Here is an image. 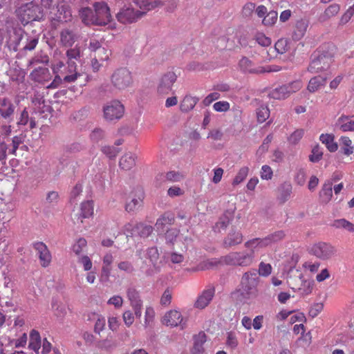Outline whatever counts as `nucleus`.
<instances>
[{
	"label": "nucleus",
	"instance_id": "obj_1",
	"mask_svg": "<svg viewBox=\"0 0 354 354\" xmlns=\"http://www.w3.org/2000/svg\"><path fill=\"white\" fill-rule=\"evenodd\" d=\"M17 12L23 25L30 21L40 20L44 16L41 8L32 2L21 6Z\"/></svg>",
	"mask_w": 354,
	"mask_h": 354
},
{
	"label": "nucleus",
	"instance_id": "obj_2",
	"mask_svg": "<svg viewBox=\"0 0 354 354\" xmlns=\"http://www.w3.org/2000/svg\"><path fill=\"white\" fill-rule=\"evenodd\" d=\"M254 259L252 254L246 252H231L221 257L222 264L233 266H250Z\"/></svg>",
	"mask_w": 354,
	"mask_h": 354
},
{
	"label": "nucleus",
	"instance_id": "obj_3",
	"mask_svg": "<svg viewBox=\"0 0 354 354\" xmlns=\"http://www.w3.org/2000/svg\"><path fill=\"white\" fill-rule=\"evenodd\" d=\"M259 280L256 270L245 272L241 281L242 294L248 298L256 296L258 292L257 286Z\"/></svg>",
	"mask_w": 354,
	"mask_h": 354
},
{
	"label": "nucleus",
	"instance_id": "obj_4",
	"mask_svg": "<svg viewBox=\"0 0 354 354\" xmlns=\"http://www.w3.org/2000/svg\"><path fill=\"white\" fill-rule=\"evenodd\" d=\"M238 67L239 69L244 73L253 74L277 72L281 70V68L278 66H257L251 59L246 57H243L239 60Z\"/></svg>",
	"mask_w": 354,
	"mask_h": 354
},
{
	"label": "nucleus",
	"instance_id": "obj_5",
	"mask_svg": "<svg viewBox=\"0 0 354 354\" xmlns=\"http://www.w3.org/2000/svg\"><path fill=\"white\" fill-rule=\"evenodd\" d=\"M111 81L115 88L124 90L132 85L133 77L131 73L128 69L122 68L114 71L111 75Z\"/></svg>",
	"mask_w": 354,
	"mask_h": 354
},
{
	"label": "nucleus",
	"instance_id": "obj_6",
	"mask_svg": "<svg viewBox=\"0 0 354 354\" xmlns=\"http://www.w3.org/2000/svg\"><path fill=\"white\" fill-rule=\"evenodd\" d=\"M310 252L321 260H328L335 255L337 250L330 243L319 242L311 247Z\"/></svg>",
	"mask_w": 354,
	"mask_h": 354
},
{
	"label": "nucleus",
	"instance_id": "obj_7",
	"mask_svg": "<svg viewBox=\"0 0 354 354\" xmlns=\"http://www.w3.org/2000/svg\"><path fill=\"white\" fill-rule=\"evenodd\" d=\"M93 8L95 26H105L111 21L110 9L105 2H95Z\"/></svg>",
	"mask_w": 354,
	"mask_h": 354
},
{
	"label": "nucleus",
	"instance_id": "obj_8",
	"mask_svg": "<svg viewBox=\"0 0 354 354\" xmlns=\"http://www.w3.org/2000/svg\"><path fill=\"white\" fill-rule=\"evenodd\" d=\"M144 16V12L135 10L131 7H124L117 14L116 17L120 23L127 24L136 22Z\"/></svg>",
	"mask_w": 354,
	"mask_h": 354
},
{
	"label": "nucleus",
	"instance_id": "obj_9",
	"mask_svg": "<svg viewBox=\"0 0 354 354\" xmlns=\"http://www.w3.org/2000/svg\"><path fill=\"white\" fill-rule=\"evenodd\" d=\"M104 115L105 119L112 121L120 119L124 113L123 104L118 100H113L104 107Z\"/></svg>",
	"mask_w": 354,
	"mask_h": 354
},
{
	"label": "nucleus",
	"instance_id": "obj_10",
	"mask_svg": "<svg viewBox=\"0 0 354 354\" xmlns=\"http://www.w3.org/2000/svg\"><path fill=\"white\" fill-rule=\"evenodd\" d=\"M94 204L93 201H84L80 204L77 212L74 214L73 221L75 224L84 223V220L89 218L93 216Z\"/></svg>",
	"mask_w": 354,
	"mask_h": 354
},
{
	"label": "nucleus",
	"instance_id": "obj_11",
	"mask_svg": "<svg viewBox=\"0 0 354 354\" xmlns=\"http://www.w3.org/2000/svg\"><path fill=\"white\" fill-rule=\"evenodd\" d=\"M162 324L170 327L180 326L181 329L186 327V319H185L180 312L171 310L165 313L162 318Z\"/></svg>",
	"mask_w": 354,
	"mask_h": 354
},
{
	"label": "nucleus",
	"instance_id": "obj_12",
	"mask_svg": "<svg viewBox=\"0 0 354 354\" xmlns=\"http://www.w3.org/2000/svg\"><path fill=\"white\" fill-rule=\"evenodd\" d=\"M177 80L174 71H168L163 74L159 80L157 92L160 95H167L172 89L173 84Z\"/></svg>",
	"mask_w": 354,
	"mask_h": 354
},
{
	"label": "nucleus",
	"instance_id": "obj_13",
	"mask_svg": "<svg viewBox=\"0 0 354 354\" xmlns=\"http://www.w3.org/2000/svg\"><path fill=\"white\" fill-rule=\"evenodd\" d=\"M331 58L324 55H313L308 71L311 73H318L326 70L330 64Z\"/></svg>",
	"mask_w": 354,
	"mask_h": 354
},
{
	"label": "nucleus",
	"instance_id": "obj_14",
	"mask_svg": "<svg viewBox=\"0 0 354 354\" xmlns=\"http://www.w3.org/2000/svg\"><path fill=\"white\" fill-rule=\"evenodd\" d=\"M127 295L136 317L140 319L142 316V301L138 291L134 288H129L127 289Z\"/></svg>",
	"mask_w": 354,
	"mask_h": 354
},
{
	"label": "nucleus",
	"instance_id": "obj_15",
	"mask_svg": "<svg viewBox=\"0 0 354 354\" xmlns=\"http://www.w3.org/2000/svg\"><path fill=\"white\" fill-rule=\"evenodd\" d=\"M243 241V235L241 230L232 227L223 241V246L225 248H231L240 245Z\"/></svg>",
	"mask_w": 354,
	"mask_h": 354
},
{
	"label": "nucleus",
	"instance_id": "obj_16",
	"mask_svg": "<svg viewBox=\"0 0 354 354\" xmlns=\"http://www.w3.org/2000/svg\"><path fill=\"white\" fill-rule=\"evenodd\" d=\"M53 20L61 23H66L72 20L71 10L67 2L61 1L57 4V12Z\"/></svg>",
	"mask_w": 354,
	"mask_h": 354
},
{
	"label": "nucleus",
	"instance_id": "obj_17",
	"mask_svg": "<svg viewBox=\"0 0 354 354\" xmlns=\"http://www.w3.org/2000/svg\"><path fill=\"white\" fill-rule=\"evenodd\" d=\"M215 294V288L213 286H209L205 289L202 293L198 295L196 301H195L194 306L196 308L203 309L207 307L210 301L212 300Z\"/></svg>",
	"mask_w": 354,
	"mask_h": 354
},
{
	"label": "nucleus",
	"instance_id": "obj_18",
	"mask_svg": "<svg viewBox=\"0 0 354 354\" xmlns=\"http://www.w3.org/2000/svg\"><path fill=\"white\" fill-rule=\"evenodd\" d=\"M34 248L37 252L41 266L48 267L51 262L52 257L47 246L42 242H37L34 244Z\"/></svg>",
	"mask_w": 354,
	"mask_h": 354
},
{
	"label": "nucleus",
	"instance_id": "obj_19",
	"mask_svg": "<svg viewBox=\"0 0 354 354\" xmlns=\"http://www.w3.org/2000/svg\"><path fill=\"white\" fill-rule=\"evenodd\" d=\"M132 194L131 201L125 205V209L129 212L136 210L142 205L145 196L142 188H137Z\"/></svg>",
	"mask_w": 354,
	"mask_h": 354
},
{
	"label": "nucleus",
	"instance_id": "obj_20",
	"mask_svg": "<svg viewBox=\"0 0 354 354\" xmlns=\"http://www.w3.org/2000/svg\"><path fill=\"white\" fill-rule=\"evenodd\" d=\"M335 127L342 132L354 131V116L342 115L336 120Z\"/></svg>",
	"mask_w": 354,
	"mask_h": 354
},
{
	"label": "nucleus",
	"instance_id": "obj_21",
	"mask_svg": "<svg viewBox=\"0 0 354 354\" xmlns=\"http://www.w3.org/2000/svg\"><path fill=\"white\" fill-rule=\"evenodd\" d=\"M235 207L232 209L226 210L216 223L214 230L215 232H220L222 230H225L234 217Z\"/></svg>",
	"mask_w": 354,
	"mask_h": 354
},
{
	"label": "nucleus",
	"instance_id": "obj_22",
	"mask_svg": "<svg viewBox=\"0 0 354 354\" xmlns=\"http://www.w3.org/2000/svg\"><path fill=\"white\" fill-rule=\"evenodd\" d=\"M15 110V106L10 100L7 97H0V117L3 119L11 118Z\"/></svg>",
	"mask_w": 354,
	"mask_h": 354
},
{
	"label": "nucleus",
	"instance_id": "obj_23",
	"mask_svg": "<svg viewBox=\"0 0 354 354\" xmlns=\"http://www.w3.org/2000/svg\"><path fill=\"white\" fill-rule=\"evenodd\" d=\"M133 2L140 9L139 11L145 12V15L147 12L163 6L160 0H133Z\"/></svg>",
	"mask_w": 354,
	"mask_h": 354
},
{
	"label": "nucleus",
	"instance_id": "obj_24",
	"mask_svg": "<svg viewBox=\"0 0 354 354\" xmlns=\"http://www.w3.org/2000/svg\"><path fill=\"white\" fill-rule=\"evenodd\" d=\"M244 246L250 250L249 254H252L254 256V252L260 249L268 246L267 241L265 237L263 238H254L247 241Z\"/></svg>",
	"mask_w": 354,
	"mask_h": 354
},
{
	"label": "nucleus",
	"instance_id": "obj_25",
	"mask_svg": "<svg viewBox=\"0 0 354 354\" xmlns=\"http://www.w3.org/2000/svg\"><path fill=\"white\" fill-rule=\"evenodd\" d=\"M31 79L39 83H44L50 79V74L48 68L39 67L33 70L30 75Z\"/></svg>",
	"mask_w": 354,
	"mask_h": 354
},
{
	"label": "nucleus",
	"instance_id": "obj_26",
	"mask_svg": "<svg viewBox=\"0 0 354 354\" xmlns=\"http://www.w3.org/2000/svg\"><path fill=\"white\" fill-rule=\"evenodd\" d=\"M29 336L28 348L38 354L41 346L40 334L37 330L32 329L30 330Z\"/></svg>",
	"mask_w": 354,
	"mask_h": 354
},
{
	"label": "nucleus",
	"instance_id": "obj_27",
	"mask_svg": "<svg viewBox=\"0 0 354 354\" xmlns=\"http://www.w3.org/2000/svg\"><path fill=\"white\" fill-rule=\"evenodd\" d=\"M76 35L73 30L65 28L60 32V42L66 47H71L76 41Z\"/></svg>",
	"mask_w": 354,
	"mask_h": 354
},
{
	"label": "nucleus",
	"instance_id": "obj_28",
	"mask_svg": "<svg viewBox=\"0 0 354 354\" xmlns=\"http://www.w3.org/2000/svg\"><path fill=\"white\" fill-rule=\"evenodd\" d=\"M136 156L132 153H127L122 156L119 161L120 169L129 171L136 165Z\"/></svg>",
	"mask_w": 354,
	"mask_h": 354
},
{
	"label": "nucleus",
	"instance_id": "obj_29",
	"mask_svg": "<svg viewBox=\"0 0 354 354\" xmlns=\"http://www.w3.org/2000/svg\"><path fill=\"white\" fill-rule=\"evenodd\" d=\"M79 15L82 21L86 25H95L94 11L88 7L82 8L80 10Z\"/></svg>",
	"mask_w": 354,
	"mask_h": 354
},
{
	"label": "nucleus",
	"instance_id": "obj_30",
	"mask_svg": "<svg viewBox=\"0 0 354 354\" xmlns=\"http://www.w3.org/2000/svg\"><path fill=\"white\" fill-rule=\"evenodd\" d=\"M206 342V335L205 333H200L194 338V342L192 348L191 349L192 354H201L204 351L203 345Z\"/></svg>",
	"mask_w": 354,
	"mask_h": 354
},
{
	"label": "nucleus",
	"instance_id": "obj_31",
	"mask_svg": "<svg viewBox=\"0 0 354 354\" xmlns=\"http://www.w3.org/2000/svg\"><path fill=\"white\" fill-rule=\"evenodd\" d=\"M308 27V24L304 20H299L296 23L293 32L292 39L295 41H299L303 38L306 34Z\"/></svg>",
	"mask_w": 354,
	"mask_h": 354
},
{
	"label": "nucleus",
	"instance_id": "obj_32",
	"mask_svg": "<svg viewBox=\"0 0 354 354\" xmlns=\"http://www.w3.org/2000/svg\"><path fill=\"white\" fill-rule=\"evenodd\" d=\"M198 100L199 99L196 97H193L189 95H185L180 104V109L181 111H190L194 108Z\"/></svg>",
	"mask_w": 354,
	"mask_h": 354
},
{
	"label": "nucleus",
	"instance_id": "obj_33",
	"mask_svg": "<svg viewBox=\"0 0 354 354\" xmlns=\"http://www.w3.org/2000/svg\"><path fill=\"white\" fill-rule=\"evenodd\" d=\"M320 141L325 145L326 148L330 152H335L338 149V145L336 142H335V137L332 134H324L322 133L319 136Z\"/></svg>",
	"mask_w": 354,
	"mask_h": 354
},
{
	"label": "nucleus",
	"instance_id": "obj_34",
	"mask_svg": "<svg viewBox=\"0 0 354 354\" xmlns=\"http://www.w3.org/2000/svg\"><path fill=\"white\" fill-rule=\"evenodd\" d=\"M174 216L171 213H165L158 218L156 223V227L158 230H164L167 225H172L174 223Z\"/></svg>",
	"mask_w": 354,
	"mask_h": 354
},
{
	"label": "nucleus",
	"instance_id": "obj_35",
	"mask_svg": "<svg viewBox=\"0 0 354 354\" xmlns=\"http://www.w3.org/2000/svg\"><path fill=\"white\" fill-rule=\"evenodd\" d=\"M326 78L322 76H315L311 78L308 82L307 89L310 93H314L318 91L321 87L324 86L326 84Z\"/></svg>",
	"mask_w": 354,
	"mask_h": 354
},
{
	"label": "nucleus",
	"instance_id": "obj_36",
	"mask_svg": "<svg viewBox=\"0 0 354 354\" xmlns=\"http://www.w3.org/2000/svg\"><path fill=\"white\" fill-rule=\"evenodd\" d=\"M341 150L345 156H350L354 153V147L352 145V140L348 136H341L339 138Z\"/></svg>",
	"mask_w": 354,
	"mask_h": 354
},
{
	"label": "nucleus",
	"instance_id": "obj_37",
	"mask_svg": "<svg viewBox=\"0 0 354 354\" xmlns=\"http://www.w3.org/2000/svg\"><path fill=\"white\" fill-rule=\"evenodd\" d=\"M68 74L64 76V82L66 83L74 82L81 74L77 72V64L75 62L68 63Z\"/></svg>",
	"mask_w": 354,
	"mask_h": 354
},
{
	"label": "nucleus",
	"instance_id": "obj_38",
	"mask_svg": "<svg viewBox=\"0 0 354 354\" xmlns=\"http://www.w3.org/2000/svg\"><path fill=\"white\" fill-rule=\"evenodd\" d=\"M333 196L332 183H326L324 184L321 191L319 192V198L322 203H328Z\"/></svg>",
	"mask_w": 354,
	"mask_h": 354
},
{
	"label": "nucleus",
	"instance_id": "obj_39",
	"mask_svg": "<svg viewBox=\"0 0 354 354\" xmlns=\"http://www.w3.org/2000/svg\"><path fill=\"white\" fill-rule=\"evenodd\" d=\"M340 10V6L337 3H333L328 6L321 15L322 21H326L336 16Z\"/></svg>",
	"mask_w": 354,
	"mask_h": 354
},
{
	"label": "nucleus",
	"instance_id": "obj_40",
	"mask_svg": "<svg viewBox=\"0 0 354 354\" xmlns=\"http://www.w3.org/2000/svg\"><path fill=\"white\" fill-rule=\"evenodd\" d=\"M313 288V281L309 280H301V283L299 286L292 287L293 290H297L302 296H306L312 292Z\"/></svg>",
	"mask_w": 354,
	"mask_h": 354
},
{
	"label": "nucleus",
	"instance_id": "obj_41",
	"mask_svg": "<svg viewBox=\"0 0 354 354\" xmlns=\"http://www.w3.org/2000/svg\"><path fill=\"white\" fill-rule=\"evenodd\" d=\"M270 97L275 100H284L288 97L290 95L286 85L281 86L273 89L270 93Z\"/></svg>",
	"mask_w": 354,
	"mask_h": 354
},
{
	"label": "nucleus",
	"instance_id": "obj_42",
	"mask_svg": "<svg viewBox=\"0 0 354 354\" xmlns=\"http://www.w3.org/2000/svg\"><path fill=\"white\" fill-rule=\"evenodd\" d=\"M249 171V167L246 166L240 168L232 180V185L236 186L243 182L247 178Z\"/></svg>",
	"mask_w": 354,
	"mask_h": 354
},
{
	"label": "nucleus",
	"instance_id": "obj_43",
	"mask_svg": "<svg viewBox=\"0 0 354 354\" xmlns=\"http://www.w3.org/2000/svg\"><path fill=\"white\" fill-rule=\"evenodd\" d=\"M285 236L286 234L283 231L279 230L268 234V236H265V238L269 246L271 245L272 243L281 241L282 239H284Z\"/></svg>",
	"mask_w": 354,
	"mask_h": 354
},
{
	"label": "nucleus",
	"instance_id": "obj_44",
	"mask_svg": "<svg viewBox=\"0 0 354 354\" xmlns=\"http://www.w3.org/2000/svg\"><path fill=\"white\" fill-rule=\"evenodd\" d=\"M137 234L141 237H148L153 232L151 225L142 223H137Z\"/></svg>",
	"mask_w": 354,
	"mask_h": 354
},
{
	"label": "nucleus",
	"instance_id": "obj_45",
	"mask_svg": "<svg viewBox=\"0 0 354 354\" xmlns=\"http://www.w3.org/2000/svg\"><path fill=\"white\" fill-rule=\"evenodd\" d=\"M64 66V64L62 61H59L56 63H54L52 64V70L55 74H56L54 81L48 86V88H54L57 87V85L55 84V82L58 80L59 82L61 81V78L59 76L58 73H59L60 70Z\"/></svg>",
	"mask_w": 354,
	"mask_h": 354
},
{
	"label": "nucleus",
	"instance_id": "obj_46",
	"mask_svg": "<svg viewBox=\"0 0 354 354\" xmlns=\"http://www.w3.org/2000/svg\"><path fill=\"white\" fill-rule=\"evenodd\" d=\"M333 226L336 228H344L348 232H354V224L344 218L335 220Z\"/></svg>",
	"mask_w": 354,
	"mask_h": 354
},
{
	"label": "nucleus",
	"instance_id": "obj_47",
	"mask_svg": "<svg viewBox=\"0 0 354 354\" xmlns=\"http://www.w3.org/2000/svg\"><path fill=\"white\" fill-rule=\"evenodd\" d=\"M270 116V110L266 106H261L257 110V117L259 122H265Z\"/></svg>",
	"mask_w": 354,
	"mask_h": 354
},
{
	"label": "nucleus",
	"instance_id": "obj_48",
	"mask_svg": "<svg viewBox=\"0 0 354 354\" xmlns=\"http://www.w3.org/2000/svg\"><path fill=\"white\" fill-rule=\"evenodd\" d=\"M226 345L232 349H235L239 345V341L235 332L227 333Z\"/></svg>",
	"mask_w": 354,
	"mask_h": 354
},
{
	"label": "nucleus",
	"instance_id": "obj_49",
	"mask_svg": "<svg viewBox=\"0 0 354 354\" xmlns=\"http://www.w3.org/2000/svg\"><path fill=\"white\" fill-rule=\"evenodd\" d=\"M322 148L319 145H316L312 149L311 154L309 156V160L312 162H317L322 158Z\"/></svg>",
	"mask_w": 354,
	"mask_h": 354
},
{
	"label": "nucleus",
	"instance_id": "obj_50",
	"mask_svg": "<svg viewBox=\"0 0 354 354\" xmlns=\"http://www.w3.org/2000/svg\"><path fill=\"white\" fill-rule=\"evenodd\" d=\"M278 18V14L275 11H270L266 14L263 19V24L266 26H272L274 25Z\"/></svg>",
	"mask_w": 354,
	"mask_h": 354
},
{
	"label": "nucleus",
	"instance_id": "obj_51",
	"mask_svg": "<svg viewBox=\"0 0 354 354\" xmlns=\"http://www.w3.org/2000/svg\"><path fill=\"white\" fill-rule=\"evenodd\" d=\"M165 178L167 180L174 183L180 182L185 178V176L179 171H171L166 174Z\"/></svg>",
	"mask_w": 354,
	"mask_h": 354
},
{
	"label": "nucleus",
	"instance_id": "obj_52",
	"mask_svg": "<svg viewBox=\"0 0 354 354\" xmlns=\"http://www.w3.org/2000/svg\"><path fill=\"white\" fill-rule=\"evenodd\" d=\"M221 262V259L217 261L216 259H208L200 263L198 266V270H205L212 269L214 267L217 266Z\"/></svg>",
	"mask_w": 354,
	"mask_h": 354
},
{
	"label": "nucleus",
	"instance_id": "obj_53",
	"mask_svg": "<svg viewBox=\"0 0 354 354\" xmlns=\"http://www.w3.org/2000/svg\"><path fill=\"white\" fill-rule=\"evenodd\" d=\"M147 257L152 264H156L159 259V252L156 247L149 248L147 251Z\"/></svg>",
	"mask_w": 354,
	"mask_h": 354
},
{
	"label": "nucleus",
	"instance_id": "obj_54",
	"mask_svg": "<svg viewBox=\"0 0 354 354\" xmlns=\"http://www.w3.org/2000/svg\"><path fill=\"white\" fill-rule=\"evenodd\" d=\"M272 268L270 263L261 262L259 265L258 275L268 277L272 272Z\"/></svg>",
	"mask_w": 354,
	"mask_h": 354
},
{
	"label": "nucleus",
	"instance_id": "obj_55",
	"mask_svg": "<svg viewBox=\"0 0 354 354\" xmlns=\"http://www.w3.org/2000/svg\"><path fill=\"white\" fill-rule=\"evenodd\" d=\"M285 85L287 88L289 95L294 93H296L303 87V83L301 80L293 81Z\"/></svg>",
	"mask_w": 354,
	"mask_h": 354
},
{
	"label": "nucleus",
	"instance_id": "obj_56",
	"mask_svg": "<svg viewBox=\"0 0 354 354\" xmlns=\"http://www.w3.org/2000/svg\"><path fill=\"white\" fill-rule=\"evenodd\" d=\"M180 231L178 229L172 228L167 231L165 234L166 241L171 244H174L179 236Z\"/></svg>",
	"mask_w": 354,
	"mask_h": 354
},
{
	"label": "nucleus",
	"instance_id": "obj_57",
	"mask_svg": "<svg viewBox=\"0 0 354 354\" xmlns=\"http://www.w3.org/2000/svg\"><path fill=\"white\" fill-rule=\"evenodd\" d=\"M86 240L84 238H80L73 245V251L75 253V254L79 255L83 251V249L86 248Z\"/></svg>",
	"mask_w": 354,
	"mask_h": 354
},
{
	"label": "nucleus",
	"instance_id": "obj_58",
	"mask_svg": "<svg viewBox=\"0 0 354 354\" xmlns=\"http://www.w3.org/2000/svg\"><path fill=\"white\" fill-rule=\"evenodd\" d=\"M274 48L279 54L285 53L288 49V44L286 39H280L274 44Z\"/></svg>",
	"mask_w": 354,
	"mask_h": 354
},
{
	"label": "nucleus",
	"instance_id": "obj_59",
	"mask_svg": "<svg viewBox=\"0 0 354 354\" xmlns=\"http://www.w3.org/2000/svg\"><path fill=\"white\" fill-rule=\"evenodd\" d=\"M102 151L109 158H113L119 153L120 149L113 146H104L102 148Z\"/></svg>",
	"mask_w": 354,
	"mask_h": 354
},
{
	"label": "nucleus",
	"instance_id": "obj_60",
	"mask_svg": "<svg viewBox=\"0 0 354 354\" xmlns=\"http://www.w3.org/2000/svg\"><path fill=\"white\" fill-rule=\"evenodd\" d=\"M304 134V129H297L295 130L288 138V141L292 144L298 143L300 140L302 138Z\"/></svg>",
	"mask_w": 354,
	"mask_h": 354
},
{
	"label": "nucleus",
	"instance_id": "obj_61",
	"mask_svg": "<svg viewBox=\"0 0 354 354\" xmlns=\"http://www.w3.org/2000/svg\"><path fill=\"white\" fill-rule=\"evenodd\" d=\"M306 173L304 169H299L297 170L295 176V180L299 185H304L306 183Z\"/></svg>",
	"mask_w": 354,
	"mask_h": 354
},
{
	"label": "nucleus",
	"instance_id": "obj_62",
	"mask_svg": "<svg viewBox=\"0 0 354 354\" xmlns=\"http://www.w3.org/2000/svg\"><path fill=\"white\" fill-rule=\"evenodd\" d=\"M323 308L322 303H315L310 308L308 315L312 318H315L323 310Z\"/></svg>",
	"mask_w": 354,
	"mask_h": 354
},
{
	"label": "nucleus",
	"instance_id": "obj_63",
	"mask_svg": "<svg viewBox=\"0 0 354 354\" xmlns=\"http://www.w3.org/2000/svg\"><path fill=\"white\" fill-rule=\"evenodd\" d=\"M66 57L68 62H75L73 59H78L80 57V51L77 48H70L66 51Z\"/></svg>",
	"mask_w": 354,
	"mask_h": 354
},
{
	"label": "nucleus",
	"instance_id": "obj_64",
	"mask_svg": "<svg viewBox=\"0 0 354 354\" xmlns=\"http://www.w3.org/2000/svg\"><path fill=\"white\" fill-rule=\"evenodd\" d=\"M230 103L227 101H219L214 104L213 108L218 112H226L230 109Z\"/></svg>",
	"mask_w": 354,
	"mask_h": 354
}]
</instances>
